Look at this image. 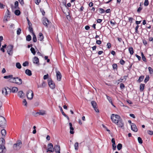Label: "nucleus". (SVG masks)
I'll return each mask as SVG.
<instances>
[{"label": "nucleus", "mask_w": 153, "mask_h": 153, "mask_svg": "<svg viewBox=\"0 0 153 153\" xmlns=\"http://www.w3.org/2000/svg\"><path fill=\"white\" fill-rule=\"evenodd\" d=\"M10 82L16 84L18 85H20L22 84V80L18 77H15L10 79Z\"/></svg>", "instance_id": "1"}, {"label": "nucleus", "mask_w": 153, "mask_h": 153, "mask_svg": "<svg viewBox=\"0 0 153 153\" xmlns=\"http://www.w3.org/2000/svg\"><path fill=\"white\" fill-rule=\"evenodd\" d=\"M111 118L112 122L115 124H116L121 119V118L119 115L114 114H111Z\"/></svg>", "instance_id": "2"}, {"label": "nucleus", "mask_w": 153, "mask_h": 153, "mask_svg": "<svg viewBox=\"0 0 153 153\" xmlns=\"http://www.w3.org/2000/svg\"><path fill=\"white\" fill-rule=\"evenodd\" d=\"M26 96L28 99L31 100L32 99L33 96V93L32 90H29L26 92Z\"/></svg>", "instance_id": "3"}, {"label": "nucleus", "mask_w": 153, "mask_h": 153, "mask_svg": "<svg viewBox=\"0 0 153 153\" xmlns=\"http://www.w3.org/2000/svg\"><path fill=\"white\" fill-rule=\"evenodd\" d=\"M10 90V89L7 87L3 88L1 90L2 94L4 96L7 97L9 94L8 91Z\"/></svg>", "instance_id": "4"}, {"label": "nucleus", "mask_w": 153, "mask_h": 153, "mask_svg": "<svg viewBox=\"0 0 153 153\" xmlns=\"http://www.w3.org/2000/svg\"><path fill=\"white\" fill-rule=\"evenodd\" d=\"M7 53L10 56H12L13 53V46L9 45L7 47Z\"/></svg>", "instance_id": "5"}, {"label": "nucleus", "mask_w": 153, "mask_h": 153, "mask_svg": "<svg viewBox=\"0 0 153 153\" xmlns=\"http://www.w3.org/2000/svg\"><path fill=\"white\" fill-rule=\"evenodd\" d=\"M6 124V120L4 118L0 116V126L3 127Z\"/></svg>", "instance_id": "6"}, {"label": "nucleus", "mask_w": 153, "mask_h": 153, "mask_svg": "<svg viewBox=\"0 0 153 153\" xmlns=\"http://www.w3.org/2000/svg\"><path fill=\"white\" fill-rule=\"evenodd\" d=\"M22 144V142L20 140L18 141L17 143L14 144L13 147L15 150H18L21 147L20 145Z\"/></svg>", "instance_id": "7"}, {"label": "nucleus", "mask_w": 153, "mask_h": 153, "mask_svg": "<svg viewBox=\"0 0 153 153\" xmlns=\"http://www.w3.org/2000/svg\"><path fill=\"white\" fill-rule=\"evenodd\" d=\"M91 104L95 111L97 112H99V111L97 108V105L96 102L94 101H92L91 102Z\"/></svg>", "instance_id": "8"}, {"label": "nucleus", "mask_w": 153, "mask_h": 153, "mask_svg": "<svg viewBox=\"0 0 153 153\" xmlns=\"http://www.w3.org/2000/svg\"><path fill=\"white\" fill-rule=\"evenodd\" d=\"M6 14L5 15L4 18V22H6L8 21V20L10 18V12L8 10L6 11Z\"/></svg>", "instance_id": "9"}, {"label": "nucleus", "mask_w": 153, "mask_h": 153, "mask_svg": "<svg viewBox=\"0 0 153 153\" xmlns=\"http://www.w3.org/2000/svg\"><path fill=\"white\" fill-rule=\"evenodd\" d=\"M54 151V148L53 144L51 143H49L48 145V149L47 152H52Z\"/></svg>", "instance_id": "10"}, {"label": "nucleus", "mask_w": 153, "mask_h": 153, "mask_svg": "<svg viewBox=\"0 0 153 153\" xmlns=\"http://www.w3.org/2000/svg\"><path fill=\"white\" fill-rule=\"evenodd\" d=\"M116 124L117 125L118 127L121 128L122 129L124 128V123L122 119L120 120L118 122H117Z\"/></svg>", "instance_id": "11"}, {"label": "nucleus", "mask_w": 153, "mask_h": 153, "mask_svg": "<svg viewBox=\"0 0 153 153\" xmlns=\"http://www.w3.org/2000/svg\"><path fill=\"white\" fill-rule=\"evenodd\" d=\"M56 73L57 80L58 81H61L62 77L61 74L59 71L57 70L56 71Z\"/></svg>", "instance_id": "12"}, {"label": "nucleus", "mask_w": 153, "mask_h": 153, "mask_svg": "<svg viewBox=\"0 0 153 153\" xmlns=\"http://www.w3.org/2000/svg\"><path fill=\"white\" fill-rule=\"evenodd\" d=\"M48 85L52 89H53L55 88V85L53 81L51 80H49L48 81Z\"/></svg>", "instance_id": "13"}, {"label": "nucleus", "mask_w": 153, "mask_h": 153, "mask_svg": "<svg viewBox=\"0 0 153 153\" xmlns=\"http://www.w3.org/2000/svg\"><path fill=\"white\" fill-rule=\"evenodd\" d=\"M131 128L133 131L137 132L138 131V129L137 128L135 124L134 123H131Z\"/></svg>", "instance_id": "14"}, {"label": "nucleus", "mask_w": 153, "mask_h": 153, "mask_svg": "<svg viewBox=\"0 0 153 153\" xmlns=\"http://www.w3.org/2000/svg\"><path fill=\"white\" fill-rule=\"evenodd\" d=\"M69 125L70 129V133L71 134H73L74 133V128L72 126V124L71 123H69Z\"/></svg>", "instance_id": "15"}, {"label": "nucleus", "mask_w": 153, "mask_h": 153, "mask_svg": "<svg viewBox=\"0 0 153 153\" xmlns=\"http://www.w3.org/2000/svg\"><path fill=\"white\" fill-rule=\"evenodd\" d=\"M54 149L56 153H60V147L58 145H56L54 146Z\"/></svg>", "instance_id": "16"}, {"label": "nucleus", "mask_w": 153, "mask_h": 153, "mask_svg": "<svg viewBox=\"0 0 153 153\" xmlns=\"http://www.w3.org/2000/svg\"><path fill=\"white\" fill-rule=\"evenodd\" d=\"M33 63L39 65V59L37 57H34L33 59Z\"/></svg>", "instance_id": "17"}, {"label": "nucleus", "mask_w": 153, "mask_h": 153, "mask_svg": "<svg viewBox=\"0 0 153 153\" xmlns=\"http://www.w3.org/2000/svg\"><path fill=\"white\" fill-rule=\"evenodd\" d=\"M10 89V92L13 93H16L18 90V88L16 87H12Z\"/></svg>", "instance_id": "18"}, {"label": "nucleus", "mask_w": 153, "mask_h": 153, "mask_svg": "<svg viewBox=\"0 0 153 153\" xmlns=\"http://www.w3.org/2000/svg\"><path fill=\"white\" fill-rule=\"evenodd\" d=\"M6 151L4 146H0V153H5Z\"/></svg>", "instance_id": "19"}, {"label": "nucleus", "mask_w": 153, "mask_h": 153, "mask_svg": "<svg viewBox=\"0 0 153 153\" xmlns=\"http://www.w3.org/2000/svg\"><path fill=\"white\" fill-rule=\"evenodd\" d=\"M43 23L44 25L47 27H48V25L49 23L48 20L46 18H44V19Z\"/></svg>", "instance_id": "20"}, {"label": "nucleus", "mask_w": 153, "mask_h": 153, "mask_svg": "<svg viewBox=\"0 0 153 153\" xmlns=\"http://www.w3.org/2000/svg\"><path fill=\"white\" fill-rule=\"evenodd\" d=\"M111 142L112 143V148L114 150L116 149V146L115 143V140L114 138H112L111 140Z\"/></svg>", "instance_id": "21"}, {"label": "nucleus", "mask_w": 153, "mask_h": 153, "mask_svg": "<svg viewBox=\"0 0 153 153\" xmlns=\"http://www.w3.org/2000/svg\"><path fill=\"white\" fill-rule=\"evenodd\" d=\"M18 95L21 98H23L24 96V94L22 91H19L18 93Z\"/></svg>", "instance_id": "22"}, {"label": "nucleus", "mask_w": 153, "mask_h": 153, "mask_svg": "<svg viewBox=\"0 0 153 153\" xmlns=\"http://www.w3.org/2000/svg\"><path fill=\"white\" fill-rule=\"evenodd\" d=\"M5 140L3 138L0 139V146H4Z\"/></svg>", "instance_id": "23"}, {"label": "nucleus", "mask_w": 153, "mask_h": 153, "mask_svg": "<svg viewBox=\"0 0 153 153\" xmlns=\"http://www.w3.org/2000/svg\"><path fill=\"white\" fill-rule=\"evenodd\" d=\"M38 40L42 41L44 39V36L41 33H39V37H38Z\"/></svg>", "instance_id": "24"}, {"label": "nucleus", "mask_w": 153, "mask_h": 153, "mask_svg": "<svg viewBox=\"0 0 153 153\" xmlns=\"http://www.w3.org/2000/svg\"><path fill=\"white\" fill-rule=\"evenodd\" d=\"M25 73L28 76H31L32 75L31 71L30 70L27 69L25 71Z\"/></svg>", "instance_id": "25"}, {"label": "nucleus", "mask_w": 153, "mask_h": 153, "mask_svg": "<svg viewBox=\"0 0 153 153\" xmlns=\"http://www.w3.org/2000/svg\"><path fill=\"white\" fill-rule=\"evenodd\" d=\"M128 51L131 55H132L134 53L133 49L132 47H130L128 48Z\"/></svg>", "instance_id": "26"}, {"label": "nucleus", "mask_w": 153, "mask_h": 153, "mask_svg": "<svg viewBox=\"0 0 153 153\" xmlns=\"http://www.w3.org/2000/svg\"><path fill=\"white\" fill-rule=\"evenodd\" d=\"M46 114V111H45L41 110L39 111V115H43Z\"/></svg>", "instance_id": "27"}, {"label": "nucleus", "mask_w": 153, "mask_h": 153, "mask_svg": "<svg viewBox=\"0 0 153 153\" xmlns=\"http://www.w3.org/2000/svg\"><path fill=\"white\" fill-rule=\"evenodd\" d=\"M4 78L5 79H9V80L10 82V79L13 78V76L12 75H9L8 76H4Z\"/></svg>", "instance_id": "28"}, {"label": "nucleus", "mask_w": 153, "mask_h": 153, "mask_svg": "<svg viewBox=\"0 0 153 153\" xmlns=\"http://www.w3.org/2000/svg\"><path fill=\"white\" fill-rule=\"evenodd\" d=\"M145 84H141L140 86V90L141 91H143L144 88Z\"/></svg>", "instance_id": "29"}, {"label": "nucleus", "mask_w": 153, "mask_h": 153, "mask_svg": "<svg viewBox=\"0 0 153 153\" xmlns=\"http://www.w3.org/2000/svg\"><path fill=\"white\" fill-rule=\"evenodd\" d=\"M32 34L33 35V40L34 42H36L37 41L36 36L33 32H32Z\"/></svg>", "instance_id": "30"}, {"label": "nucleus", "mask_w": 153, "mask_h": 153, "mask_svg": "<svg viewBox=\"0 0 153 153\" xmlns=\"http://www.w3.org/2000/svg\"><path fill=\"white\" fill-rule=\"evenodd\" d=\"M106 96L107 99L108 100V101H109L110 103L112 104V105H113L112 101L111 98L110 97L107 95H106Z\"/></svg>", "instance_id": "31"}, {"label": "nucleus", "mask_w": 153, "mask_h": 153, "mask_svg": "<svg viewBox=\"0 0 153 153\" xmlns=\"http://www.w3.org/2000/svg\"><path fill=\"white\" fill-rule=\"evenodd\" d=\"M1 133L2 136H5L6 134V131L5 130L2 129L1 131Z\"/></svg>", "instance_id": "32"}, {"label": "nucleus", "mask_w": 153, "mask_h": 153, "mask_svg": "<svg viewBox=\"0 0 153 153\" xmlns=\"http://www.w3.org/2000/svg\"><path fill=\"white\" fill-rule=\"evenodd\" d=\"M33 115L35 116H37L38 115H39V111H34L32 113Z\"/></svg>", "instance_id": "33"}, {"label": "nucleus", "mask_w": 153, "mask_h": 153, "mask_svg": "<svg viewBox=\"0 0 153 153\" xmlns=\"http://www.w3.org/2000/svg\"><path fill=\"white\" fill-rule=\"evenodd\" d=\"M78 142H76L74 145L75 149L76 150H77L78 149Z\"/></svg>", "instance_id": "34"}, {"label": "nucleus", "mask_w": 153, "mask_h": 153, "mask_svg": "<svg viewBox=\"0 0 153 153\" xmlns=\"http://www.w3.org/2000/svg\"><path fill=\"white\" fill-rule=\"evenodd\" d=\"M7 46L6 45H2V47L1 48V50L3 52H4L5 51L4 50V48H6Z\"/></svg>", "instance_id": "35"}, {"label": "nucleus", "mask_w": 153, "mask_h": 153, "mask_svg": "<svg viewBox=\"0 0 153 153\" xmlns=\"http://www.w3.org/2000/svg\"><path fill=\"white\" fill-rule=\"evenodd\" d=\"M16 67L18 69H20L21 68V65L19 62H17L16 63Z\"/></svg>", "instance_id": "36"}, {"label": "nucleus", "mask_w": 153, "mask_h": 153, "mask_svg": "<svg viewBox=\"0 0 153 153\" xmlns=\"http://www.w3.org/2000/svg\"><path fill=\"white\" fill-rule=\"evenodd\" d=\"M117 148L118 150H120L122 148V145L121 143H119L117 145Z\"/></svg>", "instance_id": "37"}, {"label": "nucleus", "mask_w": 153, "mask_h": 153, "mask_svg": "<svg viewBox=\"0 0 153 153\" xmlns=\"http://www.w3.org/2000/svg\"><path fill=\"white\" fill-rule=\"evenodd\" d=\"M31 53L34 55H35L36 54V51L34 48L32 47L30 49Z\"/></svg>", "instance_id": "38"}, {"label": "nucleus", "mask_w": 153, "mask_h": 153, "mask_svg": "<svg viewBox=\"0 0 153 153\" xmlns=\"http://www.w3.org/2000/svg\"><path fill=\"white\" fill-rule=\"evenodd\" d=\"M14 13L16 15L19 16L20 14V12L19 10H16L15 11Z\"/></svg>", "instance_id": "39"}, {"label": "nucleus", "mask_w": 153, "mask_h": 153, "mask_svg": "<svg viewBox=\"0 0 153 153\" xmlns=\"http://www.w3.org/2000/svg\"><path fill=\"white\" fill-rule=\"evenodd\" d=\"M144 78V76H140L139 79H138V81L139 82H141V81H142L143 80V79Z\"/></svg>", "instance_id": "40"}, {"label": "nucleus", "mask_w": 153, "mask_h": 153, "mask_svg": "<svg viewBox=\"0 0 153 153\" xmlns=\"http://www.w3.org/2000/svg\"><path fill=\"white\" fill-rule=\"evenodd\" d=\"M31 39V37L30 35H28L26 37V40L28 41H30Z\"/></svg>", "instance_id": "41"}, {"label": "nucleus", "mask_w": 153, "mask_h": 153, "mask_svg": "<svg viewBox=\"0 0 153 153\" xmlns=\"http://www.w3.org/2000/svg\"><path fill=\"white\" fill-rule=\"evenodd\" d=\"M137 140L139 143L142 144L143 143V140L140 137H138Z\"/></svg>", "instance_id": "42"}, {"label": "nucleus", "mask_w": 153, "mask_h": 153, "mask_svg": "<svg viewBox=\"0 0 153 153\" xmlns=\"http://www.w3.org/2000/svg\"><path fill=\"white\" fill-rule=\"evenodd\" d=\"M149 79V76H146V78L144 80V82L145 83H146Z\"/></svg>", "instance_id": "43"}, {"label": "nucleus", "mask_w": 153, "mask_h": 153, "mask_svg": "<svg viewBox=\"0 0 153 153\" xmlns=\"http://www.w3.org/2000/svg\"><path fill=\"white\" fill-rule=\"evenodd\" d=\"M21 32V29L20 28H19L17 30V35H19Z\"/></svg>", "instance_id": "44"}, {"label": "nucleus", "mask_w": 153, "mask_h": 153, "mask_svg": "<svg viewBox=\"0 0 153 153\" xmlns=\"http://www.w3.org/2000/svg\"><path fill=\"white\" fill-rule=\"evenodd\" d=\"M29 63L27 61H26L25 62H24L23 64V65L24 66H26L28 65Z\"/></svg>", "instance_id": "45"}, {"label": "nucleus", "mask_w": 153, "mask_h": 153, "mask_svg": "<svg viewBox=\"0 0 153 153\" xmlns=\"http://www.w3.org/2000/svg\"><path fill=\"white\" fill-rule=\"evenodd\" d=\"M22 102H23V104L25 106H27V102L26 101V100L24 99L23 100Z\"/></svg>", "instance_id": "46"}, {"label": "nucleus", "mask_w": 153, "mask_h": 153, "mask_svg": "<svg viewBox=\"0 0 153 153\" xmlns=\"http://www.w3.org/2000/svg\"><path fill=\"white\" fill-rule=\"evenodd\" d=\"M59 108L60 109V111H61V112H62V114L63 116H65V114L63 112L62 108L61 106H59Z\"/></svg>", "instance_id": "47"}, {"label": "nucleus", "mask_w": 153, "mask_h": 153, "mask_svg": "<svg viewBox=\"0 0 153 153\" xmlns=\"http://www.w3.org/2000/svg\"><path fill=\"white\" fill-rule=\"evenodd\" d=\"M141 56L142 57V59L144 61H146V58L144 56L142 52L141 53Z\"/></svg>", "instance_id": "48"}, {"label": "nucleus", "mask_w": 153, "mask_h": 153, "mask_svg": "<svg viewBox=\"0 0 153 153\" xmlns=\"http://www.w3.org/2000/svg\"><path fill=\"white\" fill-rule=\"evenodd\" d=\"M148 69L150 74H152L153 73V70L151 67H149L148 68Z\"/></svg>", "instance_id": "49"}, {"label": "nucleus", "mask_w": 153, "mask_h": 153, "mask_svg": "<svg viewBox=\"0 0 153 153\" xmlns=\"http://www.w3.org/2000/svg\"><path fill=\"white\" fill-rule=\"evenodd\" d=\"M144 5L145 6H147L149 4V2L148 0H145L144 2Z\"/></svg>", "instance_id": "50"}, {"label": "nucleus", "mask_w": 153, "mask_h": 153, "mask_svg": "<svg viewBox=\"0 0 153 153\" xmlns=\"http://www.w3.org/2000/svg\"><path fill=\"white\" fill-rule=\"evenodd\" d=\"M147 133L149 135H152L153 134V131L150 130H148L147 131Z\"/></svg>", "instance_id": "51"}, {"label": "nucleus", "mask_w": 153, "mask_h": 153, "mask_svg": "<svg viewBox=\"0 0 153 153\" xmlns=\"http://www.w3.org/2000/svg\"><path fill=\"white\" fill-rule=\"evenodd\" d=\"M99 10L100 11V13L101 14L105 12V10L102 8H100L99 9Z\"/></svg>", "instance_id": "52"}, {"label": "nucleus", "mask_w": 153, "mask_h": 153, "mask_svg": "<svg viewBox=\"0 0 153 153\" xmlns=\"http://www.w3.org/2000/svg\"><path fill=\"white\" fill-rule=\"evenodd\" d=\"M19 3L18 1H16L15 3V7L17 8L18 7Z\"/></svg>", "instance_id": "53"}, {"label": "nucleus", "mask_w": 153, "mask_h": 153, "mask_svg": "<svg viewBox=\"0 0 153 153\" xmlns=\"http://www.w3.org/2000/svg\"><path fill=\"white\" fill-rule=\"evenodd\" d=\"M48 75L47 74L46 75H45L43 77V79H46L48 78Z\"/></svg>", "instance_id": "54"}, {"label": "nucleus", "mask_w": 153, "mask_h": 153, "mask_svg": "<svg viewBox=\"0 0 153 153\" xmlns=\"http://www.w3.org/2000/svg\"><path fill=\"white\" fill-rule=\"evenodd\" d=\"M19 3L22 5H23L24 4V2L23 0H19Z\"/></svg>", "instance_id": "55"}, {"label": "nucleus", "mask_w": 153, "mask_h": 153, "mask_svg": "<svg viewBox=\"0 0 153 153\" xmlns=\"http://www.w3.org/2000/svg\"><path fill=\"white\" fill-rule=\"evenodd\" d=\"M27 20L28 22V25L29 26H31V24L30 22V21L29 20L28 18H27Z\"/></svg>", "instance_id": "56"}, {"label": "nucleus", "mask_w": 153, "mask_h": 153, "mask_svg": "<svg viewBox=\"0 0 153 153\" xmlns=\"http://www.w3.org/2000/svg\"><path fill=\"white\" fill-rule=\"evenodd\" d=\"M30 31L32 33V32H33V28L31 27V26H29V28Z\"/></svg>", "instance_id": "57"}, {"label": "nucleus", "mask_w": 153, "mask_h": 153, "mask_svg": "<svg viewBox=\"0 0 153 153\" xmlns=\"http://www.w3.org/2000/svg\"><path fill=\"white\" fill-rule=\"evenodd\" d=\"M120 63L121 65H123L125 63V61L123 59H121L120 61Z\"/></svg>", "instance_id": "58"}, {"label": "nucleus", "mask_w": 153, "mask_h": 153, "mask_svg": "<svg viewBox=\"0 0 153 153\" xmlns=\"http://www.w3.org/2000/svg\"><path fill=\"white\" fill-rule=\"evenodd\" d=\"M41 1V0H36L35 3L36 4L38 5Z\"/></svg>", "instance_id": "59"}, {"label": "nucleus", "mask_w": 153, "mask_h": 153, "mask_svg": "<svg viewBox=\"0 0 153 153\" xmlns=\"http://www.w3.org/2000/svg\"><path fill=\"white\" fill-rule=\"evenodd\" d=\"M117 67V65L116 64H114L113 65V67L114 69H116Z\"/></svg>", "instance_id": "60"}, {"label": "nucleus", "mask_w": 153, "mask_h": 153, "mask_svg": "<svg viewBox=\"0 0 153 153\" xmlns=\"http://www.w3.org/2000/svg\"><path fill=\"white\" fill-rule=\"evenodd\" d=\"M133 20V19L131 17H129L128 18V20L129 22H130V23H131L132 22V21Z\"/></svg>", "instance_id": "61"}, {"label": "nucleus", "mask_w": 153, "mask_h": 153, "mask_svg": "<svg viewBox=\"0 0 153 153\" xmlns=\"http://www.w3.org/2000/svg\"><path fill=\"white\" fill-rule=\"evenodd\" d=\"M4 5L3 4H2L0 3V7L1 8H4Z\"/></svg>", "instance_id": "62"}, {"label": "nucleus", "mask_w": 153, "mask_h": 153, "mask_svg": "<svg viewBox=\"0 0 153 153\" xmlns=\"http://www.w3.org/2000/svg\"><path fill=\"white\" fill-rule=\"evenodd\" d=\"M124 87V85L123 83H121L120 84V88H123Z\"/></svg>", "instance_id": "63"}, {"label": "nucleus", "mask_w": 153, "mask_h": 153, "mask_svg": "<svg viewBox=\"0 0 153 153\" xmlns=\"http://www.w3.org/2000/svg\"><path fill=\"white\" fill-rule=\"evenodd\" d=\"M40 10H41L42 15H44L45 14V13L44 11L42 9H40Z\"/></svg>", "instance_id": "64"}]
</instances>
